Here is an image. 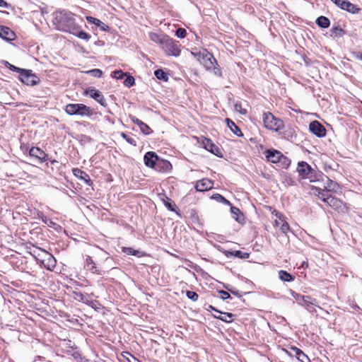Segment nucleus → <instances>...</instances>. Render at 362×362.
<instances>
[{
  "instance_id": "14",
  "label": "nucleus",
  "mask_w": 362,
  "mask_h": 362,
  "mask_svg": "<svg viewBox=\"0 0 362 362\" xmlns=\"http://www.w3.org/2000/svg\"><path fill=\"white\" fill-rule=\"evenodd\" d=\"M73 298L76 300L82 302L93 308L95 303L90 299V296L88 293H82L81 292L74 291Z\"/></svg>"
},
{
  "instance_id": "50",
  "label": "nucleus",
  "mask_w": 362,
  "mask_h": 362,
  "mask_svg": "<svg viewBox=\"0 0 362 362\" xmlns=\"http://www.w3.org/2000/svg\"><path fill=\"white\" fill-rule=\"evenodd\" d=\"M139 128H140V130L142 132V133H144L146 135H149L150 134H151L153 132V131L148 127V125H147L144 122L143 123V125L140 126Z\"/></svg>"
},
{
  "instance_id": "19",
  "label": "nucleus",
  "mask_w": 362,
  "mask_h": 362,
  "mask_svg": "<svg viewBox=\"0 0 362 362\" xmlns=\"http://www.w3.org/2000/svg\"><path fill=\"white\" fill-rule=\"evenodd\" d=\"M87 93H89L90 96L99 103L101 105L106 107L107 103L102 93L96 90L95 88H89L87 90Z\"/></svg>"
},
{
  "instance_id": "41",
  "label": "nucleus",
  "mask_w": 362,
  "mask_h": 362,
  "mask_svg": "<svg viewBox=\"0 0 362 362\" xmlns=\"http://www.w3.org/2000/svg\"><path fill=\"white\" fill-rule=\"evenodd\" d=\"M303 351L296 347V346H291L288 351H287V353L289 356H295L297 359H298V357L300 356V354L302 353Z\"/></svg>"
},
{
  "instance_id": "40",
  "label": "nucleus",
  "mask_w": 362,
  "mask_h": 362,
  "mask_svg": "<svg viewBox=\"0 0 362 362\" xmlns=\"http://www.w3.org/2000/svg\"><path fill=\"white\" fill-rule=\"evenodd\" d=\"M344 34V31L339 26L333 27L331 29V36L334 37H341Z\"/></svg>"
},
{
  "instance_id": "24",
  "label": "nucleus",
  "mask_w": 362,
  "mask_h": 362,
  "mask_svg": "<svg viewBox=\"0 0 362 362\" xmlns=\"http://www.w3.org/2000/svg\"><path fill=\"white\" fill-rule=\"evenodd\" d=\"M86 20L89 23L94 24L103 31H108L110 30V27L108 25L96 18L93 16H86Z\"/></svg>"
},
{
  "instance_id": "18",
  "label": "nucleus",
  "mask_w": 362,
  "mask_h": 362,
  "mask_svg": "<svg viewBox=\"0 0 362 362\" xmlns=\"http://www.w3.org/2000/svg\"><path fill=\"white\" fill-rule=\"evenodd\" d=\"M203 144L204 148L207 151H210L211 153L217 156L219 158L223 157L221 150L216 144H214L211 139H206Z\"/></svg>"
},
{
  "instance_id": "23",
  "label": "nucleus",
  "mask_w": 362,
  "mask_h": 362,
  "mask_svg": "<svg viewBox=\"0 0 362 362\" xmlns=\"http://www.w3.org/2000/svg\"><path fill=\"white\" fill-rule=\"evenodd\" d=\"M73 173L76 177L83 180L88 185H92V181L89 175L85 171H83L79 168H74Z\"/></svg>"
},
{
  "instance_id": "47",
  "label": "nucleus",
  "mask_w": 362,
  "mask_h": 362,
  "mask_svg": "<svg viewBox=\"0 0 362 362\" xmlns=\"http://www.w3.org/2000/svg\"><path fill=\"white\" fill-rule=\"evenodd\" d=\"M134 83H135V79L132 76H127L124 81V85L128 88L132 86Z\"/></svg>"
},
{
  "instance_id": "21",
  "label": "nucleus",
  "mask_w": 362,
  "mask_h": 362,
  "mask_svg": "<svg viewBox=\"0 0 362 362\" xmlns=\"http://www.w3.org/2000/svg\"><path fill=\"white\" fill-rule=\"evenodd\" d=\"M28 252L35 258L37 263L40 262V259L44 257L47 252L46 250L37 247H35L33 245L32 247H28Z\"/></svg>"
},
{
  "instance_id": "46",
  "label": "nucleus",
  "mask_w": 362,
  "mask_h": 362,
  "mask_svg": "<svg viewBox=\"0 0 362 362\" xmlns=\"http://www.w3.org/2000/svg\"><path fill=\"white\" fill-rule=\"evenodd\" d=\"M322 173H317L315 170V173H310L308 175V176L306 177V179H309L310 182H316L319 180V177H322Z\"/></svg>"
},
{
  "instance_id": "62",
  "label": "nucleus",
  "mask_w": 362,
  "mask_h": 362,
  "mask_svg": "<svg viewBox=\"0 0 362 362\" xmlns=\"http://www.w3.org/2000/svg\"><path fill=\"white\" fill-rule=\"evenodd\" d=\"M209 309L212 310H214V311H216V313H221V311H220V310H217L215 307H214L213 305H209Z\"/></svg>"
},
{
  "instance_id": "28",
  "label": "nucleus",
  "mask_w": 362,
  "mask_h": 362,
  "mask_svg": "<svg viewBox=\"0 0 362 362\" xmlns=\"http://www.w3.org/2000/svg\"><path fill=\"white\" fill-rule=\"evenodd\" d=\"M326 182L325 183L324 187L327 192H336L338 189V184L331 180L328 177L325 176Z\"/></svg>"
},
{
  "instance_id": "9",
  "label": "nucleus",
  "mask_w": 362,
  "mask_h": 362,
  "mask_svg": "<svg viewBox=\"0 0 362 362\" xmlns=\"http://www.w3.org/2000/svg\"><path fill=\"white\" fill-rule=\"evenodd\" d=\"M297 171L302 179H306L308 175L310 173H315V170H313L311 166L305 161H300L298 163Z\"/></svg>"
},
{
  "instance_id": "2",
  "label": "nucleus",
  "mask_w": 362,
  "mask_h": 362,
  "mask_svg": "<svg viewBox=\"0 0 362 362\" xmlns=\"http://www.w3.org/2000/svg\"><path fill=\"white\" fill-rule=\"evenodd\" d=\"M64 111L69 115L90 117L93 115L91 108L82 103H70L65 106Z\"/></svg>"
},
{
  "instance_id": "26",
  "label": "nucleus",
  "mask_w": 362,
  "mask_h": 362,
  "mask_svg": "<svg viewBox=\"0 0 362 362\" xmlns=\"http://www.w3.org/2000/svg\"><path fill=\"white\" fill-rule=\"evenodd\" d=\"M226 122L228 128L231 130V132L235 134L238 137L243 136V134L242 133L240 128L235 124L233 121H232L229 118L226 119Z\"/></svg>"
},
{
  "instance_id": "12",
  "label": "nucleus",
  "mask_w": 362,
  "mask_h": 362,
  "mask_svg": "<svg viewBox=\"0 0 362 362\" xmlns=\"http://www.w3.org/2000/svg\"><path fill=\"white\" fill-rule=\"evenodd\" d=\"M159 156L153 151H148L144 157V164L151 168L154 169Z\"/></svg>"
},
{
  "instance_id": "13",
  "label": "nucleus",
  "mask_w": 362,
  "mask_h": 362,
  "mask_svg": "<svg viewBox=\"0 0 362 362\" xmlns=\"http://www.w3.org/2000/svg\"><path fill=\"white\" fill-rule=\"evenodd\" d=\"M85 267L93 274L101 275L104 273V271L100 267L96 266L95 263L90 256H86Z\"/></svg>"
},
{
  "instance_id": "27",
  "label": "nucleus",
  "mask_w": 362,
  "mask_h": 362,
  "mask_svg": "<svg viewBox=\"0 0 362 362\" xmlns=\"http://www.w3.org/2000/svg\"><path fill=\"white\" fill-rule=\"evenodd\" d=\"M149 38L154 42L159 43L161 46L163 45L164 41L167 39L168 35H158L156 33L151 32L148 34Z\"/></svg>"
},
{
  "instance_id": "11",
  "label": "nucleus",
  "mask_w": 362,
  "mask_h": 362,
  "mask_svg": "<svg viewBox=\"0 0 362 362\" xmlns=\"http://www.w3.org/2000/svg\"><path fill=\"white\" fill-rule=\"evenodd\" d=\"M327 204L334 210L339 212H344L346 211L345 204L339 199L331 196L330 198H327Z\"/></svg>"
},
{
  "instance_id": "7",
  "label": "nucleus",
  "mask_w": 362,
  "mask_h": 362,
  "mask_svg": "<svg viewBox=\"0 0 362 362\" xmlns=\"http://www.w3.org/2000/svg\"><path fill=\"white\" fill-rule=\"evenodd\" d=\"M309 130L319 138H322L326 136V129L317 120L310 123Z\"/></svg>"
},
{
  "instance_id": "51",
  "label": "nucleus",
  "mask_w": 362,
  "mask_h": 362,
  "mask_svg": "<svg viewBox=\"0 0 362 362\" xmlns=\"http://www.w3.org/2000/svg\"><path fill=\"white\" fill-rule=\"evenodd\" d=\"M187 35V31L185 28H180L176 30L175 31V35L178 37V38H184Z\"/></svg>"
},
{
  "instance_id": "57",
  "label": "nucleus",
  "mask_w": 362,
  "mask_h": 362,
  "mask_svg": "<svg viewBox=\"0 0 362 362\" xmlns=\"http://www.w3.org/2000/svg\"><path fill=\"white\" fill-rule=\"evenodd\" d=\"M218 293L221 294V298L223 300H226V299H228L230 298V295L228 291H226L221 290V291H219Z\"/></svg>"
},
{
  "instance_id": "56",
  "label": "nucleus",
  "mask_w": 362,
  "mask_h": 362,
  "mask_svg": "<svg viewBox=\"0 0 362 362\" xmlns=\"http://www.w3.org/2000/svg\"><path fill=\"white\" fill-rule=\"evenodd\" d=\"M298 360L300 362H310V358L303 352H302L300 354V356L298 357Z\"/></svg>"
},
{
  "instance_id": "3",
  "label": "nucleus",
  "mask_w": 362,
  "mask_h": 362,
  "mask_svg": "<svg viewBox=\"0 0 362 362\" xmlns=\"http://www.w3.org/2000/svg\"><path fill=\"white\" fill-rule=\"evenodd\" d=\"M262 120L264 127L270 130L279 132L284 127V122L281 119L275 117L274 115L269 112H263Z\"/></svg>"
},
{
  "instance_id": "1",
  "label": "nucleus",
  "mask_w": 362,
  "mask_h": 362,
  "mask_svg": "<svg viewBox=\"0 0 362 362\" xmlns=\"http://www.w3.org/2000/svg\"><path fill=\"white\" fill-rule=\"evenodd\" d=\"M53 23L57 30L72 34L79 26L75 21L74 14L66 11H57L54 13Z\"/></svg>"
},
{
  "instance_id": "48",
  "label": "nucleus",
  "mask_w": 362,
  "mask_h": 362,
  "mask_svg": "<svg viewBox=\"0 0 362 362\" xmlns=\"http://www.w3.org/2000/svg\"><path fill=\"white\" fill-rule=\"evenodd\" d=\"M121 136H122V137L123 139H124L127 141V142H128L129 144L133 145V146H136V140H135L134 138H132V137H131V136H128L127 134H125V133H124V132L121 133Z\"/></svg>"
},
{
  "instance_id": "34",
  "label": "nucleus",
  "mask_w": 362,
  "mask_h": 362,
  "mask_svg": "<svg viewBox=\"0 0 362 362\" xmlns=\"http://www.w3.org/2000/svg\"><path fill=\"white\" fill-rule=\"evenodd\" d=\"M72 35H76L78 38L84 40L86 41H88L91 37L90 35L83 30H81L80 26L77 28L76 31L73 33Z\"/></svg>"
},
{
  "instance_id": "53",
  "label": "nucleus",
  "mask_w": 362,
  "mask_h": 362,
  "mask_svg": "<svg viewBox=\"0 0 362 362\" xmlns=\"http://www.w3.org/2000/svg\"><path fill=\"white\" fill-rule=\"evenodd\" d=\"M126 75L122 70H116L112 72V76L117 79H122Z\"/></svg>"
},
{
  "instance_id": "49",
  "label": "nucleus",
  "mask_w": 362,
  "mask_h": 362,
  "mask_svg": "<svg viewBox=\"0 0 362 362\" xmlns=\"http://www.w3.org/2000/svg\"><path fill=\"white\" fill-rule=\"evenodd\" d=\"M187 297L192 300V301H197L198 300L199 296L198 294L192 291H187L186 292Z\"/></svg>"
},
{
  "instance_id": "4",
  "label": "nucleus",
  "mask_w": 362,
  "mask_h": 362,
  "mask_svg": "<svg viewBox=\"0 0 362 362\" xmlns=\"http://www.w3.org/2000/svg\"><path fill=\"white\" fill-rule=\"evenodd\" d=\"M180 46L178 41H175L168 36L161 47L167 56L178 57L181 53Z\"/></svg>"
},
{
  "instance_id": "15",
  "label": "nucleus",
  "mask_w": 362,
  "mask_h": 362,
  "mask_svg": "<svg viewBox=\"0 0 362 362\" xmlns=\"http://www.w3.org/2000/svg\"><path fill=\"white\" fill-rule=\"evenodd\" d=\"M171 163L165 159L158 158L154 170L159 173H168L172 169Z\"/></svg>"
},
{
  "instance_id": "31",
  "label": "nucleus",
  "mask_w": 362,
  "mask_h": 362,
  "mask_svg": "<svg viewBox=\"0 0 362 362\" xmlns=\"http://www.w3.org/2000/svg\"><path fill=\"white\" fill-rule=\"evenodd\" d=\"M225 255L228 257L230 256H234L240 259H247L249 257L250 255L247 252H243L240 250L236 251H226Z\"/></svg>"
},
{
  "instance_id": "17",
  "label": "nucleus",
  "mask_w": 362,
  "mask_h": 362,
  "mask_svg": "<svg viewBox=\"0 0 362 362\" xmlns=\"http://www.w3.org/2000/svg\"><path fill=\"white\" fill-rule=\"evenodd\" d=\"M0 37L7 42L15 40L16 34L8 27L0 25Z\"/></svg>"
},
{
  "instance_id": "45",
  "label": "nucleus",
  "mask_w": 362,
  "mask_h": 362,
  "mask_svg": "<svg viewBox=\"0 0 362 362\" xmlns=\"http://www.w3.org/2000/svg\"><path fill=\"white\" fill-rule=\"evenodd\" d=\"M88 74H90L92 76L100 78L103 75V71L99 69H93L87 71Z\"/></svg>"
},
{
  "instance_id": "8",
  "label": "nucleus",
  "mask_w": 362,
  "mask_h": 362,
  "mask_svg": "<svg viewBox=\"0 0 362 362\" xmlns=\"http://www.w3.org/2000/svg\"><path fill=\"white\" fill-rule=\"evenodd\" d=\"M29 156L42 163L48 160V155L38 147H32L29 151Z\"/></svg>"
},
{
  "instance_id": "64",
  "label": "nucleus",
  "mask_w": 362,
  "mask_h": 362,
  "mask_svg": "<svg viewBox=\"0 0 362 362\" xmlns=\"http://www.w3.org/2000/svg\"><path fill=\"white\" fill-rule=\"evenodd\" d=\"M49 219H48L47 217L45 218V219L43 218L42 221L44 223H47V222L49 221Z\"/></svg>"
},
{
  "instance_id": "37",
  "label": "nucleus",
  "mask_w": 362,
  "mask_h": 362,
  "mask_svg": "<svg viewBox=\"0 0 362 362\" xmlns=\"http://www.w3.org/2000/svg\"><path fill=\"white\" fill-rule=\"evenodd\" d=\"M315 193L317 194V196L320 199H322V202L325 203H327V198H330L331 195H328L327 194L325 193V189H322L320 187H315L314 188Z\"/></svg>"
},
{
  "instance_id": "55",
  "label": "nucleus",
  "mask_w": 362,
  "mask_h": 362,
  "mask_svg": "<svg viewBox=\"0 0 362 362\" xmlns=\"http://www.w3.org/2000/svg\"><path fill=\"white\" fill-rule=\"evenodd\" d=\"M234 107L235 111L240 112L242 115H245L247 113V110L242 107L240 103H235Z\"/></svg>"
},
{
  "instance_id": "25",
  "label": "nucleus",
  "mask_w": 362,
  "mask_h": 362,
  "mask_svg": "<svg viewBox=\"0 0 362 362\" xmlns=\"http://www.w3.org/2000/svg\"><path fill=\"white\" fill-rule=\"evenodd\" d=\"M230 212L233 218L237 222H238L239 223H243L244 222V215L238 208L230 205Z\"/></svg>"
},
{
  "instance_id": "52",
  "label": "nucleus",
  "mask_w": 362,
  "mask_h": 362,
  "mask_svg": "<svg viewBox=\"0 0 362 362\" xmlns=\"http://www.w3.org/2000/svg\"><path fill=\"white\" fill-rule=\"evenodd\" d=\"M210 71H213L214 74L216 75V76H218V77L222 76V71H221V69L218 64H217V65L214 64Z\"/></svg>"
},
{
  "instance_id": "35",
  "label": "nucleus",
  "mask_w": 362,
  "mask_h": 362,
  "mask_svg": "<svg viewBox=\"0 0 362 362\" xmlns=\"http://www.w3.org/2000/svg\"><path fill=\"white\" fill-rule=\"evenodd\" d=\"M163 204L169 211L176 212L177 206L171 199L166 197Z\"/></svg>"
},
{
  "instance_id": "58",
  "label": "nucleus",
  "mask_w": 362,
  "mask_h": 362,
  "mask_svg": "<svg viewBox=\"0 0 362 362\" xmlns=\"http://www.w3.org/2000/svg\"><path fill=\"white\" fill-rule=\"evenodd\" d=\"M204 49L197 52H192V54L197 57L200 62L202 59V54H204Z\"/></svg>"
},
{
  "instance_id": "30",
  "label": "nucleus",
  "mask_w": 362,
  "mask_h": 362,
  "mask_svg": "<svg viewBox=\"0 0 362 362\" xmlns=\"http://www.w3.org/2000/svg\"><path fill=\"white\" fill-rule=\"evenodd\" d=\"M122 250L123 252H124L127 255H134V256H136L139 257H143L145 255V253L144 252L137 250H134L132 247H123L122 248Z\"/></svg>"
},
{
  "instance_id": "5",
  "label": "nucleus",
  "mask_w": 362,
  "mask_h": 362,
  "mask_svg": "<svg viewBox=\"0 0 362 362\" xmlns=\"http://www.w3.org/2000/svg\"><path fill=\"white\" fill-rule=\"evenodd\" d=\"M19 80L27 86H36L40 83V78L30 69H24L18 76Z\"/></svg>"
},
{
  "instance_id": "60",
  "label": "nucleus",
  "mask_w": 362,
  "mask_h": 362,
  "mask_svg": "<svg viewBox=\"0 0 362 362\" xmlns=\"http://www.w3.org/2000/svg\"><path fill=\"white\" fill-rule=\"evenodd\" d=\"M0 7L8 8L9 4L7 2H6L4 0H0Z\"/></svg>"
},
{
  "instance_id": "43",
  "label": "nucleus",
  "mask_w": 362,
  "mask_h": 362,
  "mask_svg": "<svg viewBox=\"0 0 362 362\" xmlns=\"http://www.w3.org/2000/svg\"><path fill=\"white\" fill-rule=\"evenodd\" d=\"M4 65L8 68L11 71H15V72H18L20 74L24 71V69H21V68H19V67H17L11 64H10L7 61H4Z\"/></svg>"
},
{
  "instance_id": "20",
  "label": "nucleus",
  "mask_w": 362,
  "mask_h": 362,
  "mask_svg": "<svg viewBox=\"0 0 362 362\" xmlns=\"http://www.w3.org/2000/svg\"><path fill=\"white\" fill-rule=\"evenodd\" d=\"M296 300H302L305 307L306 309L311 313L316 312L315 308L313 307L314 305H315L316 300L313 299L312 300L311 298L308 296H301V295H297V298H296Z\"/></svg>"
},
{
  "instance_id": "63",
  "label": "nucleus",
  "mask_w": 362,
  "mask_h": 362,
  "mask_svg": "<svg viewBox=\"0 0 362 362\" xmlns=\"http://www.w3.org/2000/svg\"><path fill=\"white\" fill-rule=\"evenodd\" d=\"M356 57L358 59L362 61V53H358Z\"/></svg>"
},
{
  "instance_id": "10",
  "label": "nucleus",
  "mask_w": 362,
  "mask_h": 362,
  "mask_svg": "<svg viewBox=\"0 0 362 362\" xmlns=\"http://www.w3.org/2000/svg\"><path fill=\"white\" fill-rule=\"evenodd\" d=\"M39 264L41 267L43 266L47 269L51 271L56 266V259L50 253L47 252L44 257L40 259V262Z\"/></svg>"
},
{
  "instance_id": "16",
  "label": "nucleus",
  "mask_w": 362,
  "mask_h": 362,
  "mask_svg": "<svg viewBox=\"0 0 362 362\" xmlns=\"http://www.w3.org/2000/svg\"><path fill=\"white\" fill-rule=\"evenodd\" d=\"M214 183L211 180L207 178H204L198 180L195 184V189L199 192H204L213 188Z\"/></svg>"
},
{
  "instance_id": "22",
  "label": "nucleus",
  "mask_w": 362,
  "mask_h": 362,
  "mask_svg": "<svg viewBox=\"0 0 362 362\" xmlns=\"http://www.w3.org/2000/svg\"><path fill=\"white\" fill-rule=\"evenodd\" d=\"M282 153L274 149H269L266 151L267 160L274 163H279L281 158Z\"/></svg>"
},
{
  "instance_id": "54",
  "label": "nucleus",
  "mask_w": 362,
  "mask_h": 362,
  "mask_svg": "<svg viewBox=\"0 0 362 362\" xmlns=\"http://www.w3.org/2000/svg\"><path fill=\"white\" fill-rule=\"evenodd\" d=\"M282 221V223L280 226V230L284 234H287V233L290 230V226L286 221Z\"/></svg>"
},
{
  "instance_id": "61",
  "label": "nucleus",
  "mask_w": 362,
  "mask_h": 362,
  "mask_svg": "<svg viewBox=\"0 0 362 362\" xmlns=\"http://www.w3.org/2000/svg\"><path fill=\"white\" fill-rule=\"evenodd\" d=\"M300 267L303 268V269H305V268L308 267V263L306 262H303L301 265H300Z\"/></svg>"
},
{
  "instance_id": "36",
  "label": "nucleus",
  "mask_w": 362,
  "mask_h": 362,
  "mask_svg": "<svg viewBox=\"0 0 362 362\" xmlns=\"http://www.w3.org/2000/svg\"><path fill=\"white\" fill-rule=\"evenodd\" d=\"M154 75L158 80L168 81L169 79L168 74L160 69L156 70L154 71Z\"/></svg>"
},
{
  "instance_id": "32",
  "label": "nucleus",
  "mask_w": 362,
  "mask_h": 362,
  "mask_svg": "<svg viewBox=\"0 0 362 362\" xmlns=\"http://www.w3.org/2000/svg\"><path fill=\"white\" fill-rule=\"evenodd\" d=\"M316 24L322 28H327L330 25V21L328 18L321 16L316 19Z\"/></svg>"
},
{
  "instance_id": "44",
  "label": "nucleus",
  "mask_w": 362,
  "mask_h": 362,
  "mask_svg": "<svg viewBox=\"0 0 362 362\" xmlns=\"http://www.w3.org/2000/svg\"><path fill=\"white\" fill-rule=\"evenodd\" d=\"M223 287L227 291H228L229 293H230L238 297H241V294H240V291L238 289H236L235 287H233L229 284L224 285Z\"/></svg>"
},
{
  "instance_id": "38",
  "label": "nucleus",
  "mask_w": 362,
  "mask_h": 362,
  "mask_svg": "<svg viewBox=\"0 0 362 362\" xmlns=\"http://www.w3.org/2000/svg\"><path fill=\"white\" fill-rule=\"evenodd\" d=\"M211 199L216 200L218 202L226 204V205H230V206L231 205L230 202L220 194H213L211 196Z\"/></svg>"
},
{
  "instance_id": "42",
  "label": "nucleus",
  "mask_w": 362,
  "mask_h": 362,
  "mask_svg": "<svg viewBox=\"0 0 362 362\" xmlns=\"http://www.w3.org/2000/svg\"><path fill=\"white\" fill-rule=\"evenodd\" d=\"M279 163L281 168H288L289 167V165H291V160L282 154Z\"/></svg>"
},
{
  "instance_id": "29",
  "label": "nucleus",
  "mask_w": 362,
  "mask_h": 362,
  "mask_svg": "<svg viewBox=\"0 0 362 362\" xmlns=\"http://www.w3.org/2000/svg\"><path fill=\"white\" fill-rule=\"evenodd\" d=\"M220 314V315L218 316H216V315H214V317L216 319H218L223 322H227V323H230V322H232L233 320V317H234V315L231 313H223V312H221V313H218Z\"/></svg>"
},
{
  "instance_id": "6",
  "label": "nucleus",
  "mask_w": 362,
  "mask_h": 362,
  "mask_svg": "<svg viewBox=\"0 0 362 362\" xmlns=\"http://www.w3.org/2000/svg\"><path fill=\"white\" fill-rule=\"evenodd\" d=\"M202 54V59L201 63L204 66L206 70H211L214 64L217 65V61L214 55L208 52L206 49H204Z\"/></svg>"
},
{
  "instance_id": "59",
  "label": "nucleus",
  "mask_w": 362,
  "mask_h": 362,
  "mask_svg": "<svg viewBox=\"0 0 362 362\" xmlns=\"http://www.w3.org/2000/svg\"><path fill=\"white\" fill-rule=\"evenodd\" d=\"M132 121H133V122H134L135 124H136L137 126H139V127H140V126H141V125H143V123H144L141 120H140V119H137V118H135V117H134V118L132 119Z\"/></svg>"
},
{
  "instance_id": "39",
  "label": "nucleus",
  "mask_w": 362,
  "mask_h": 362,
  "mask_svg": "<svg viewBox=\"0 0 362 362\" xmlns=\"http://www.w3.org/2000/svg\"><path fill=\"white\" fill-rule=\"evenodd\" d=\"M284 136L288 140H293L296 138L297 134L293 128H288L284 132Z\"/></svg>"
},
{
  "instance_id": "33",
  "label": "nucleus",
  "mask_w": 362,
  "mask_h": 362,
  "mask_svg": "<svg viewBox=\"0 0 362 362\" xmlns=\"http://www.w3.org/2000/svg\"><path fill=\"white\" fill-rule=\"evenodd\" d=\"M279 278L286 282H291L294 280L295 277L284 270H280L279 272Z\"/></svg>"
}]
</instances>
